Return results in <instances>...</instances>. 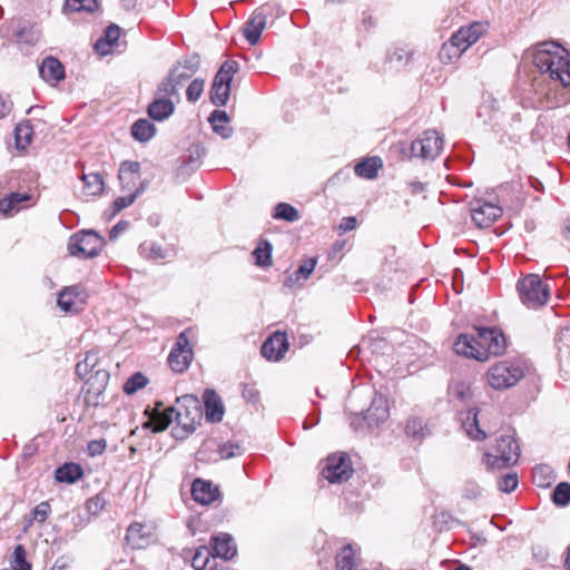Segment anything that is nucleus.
<instances>
[{"label": "nucleus", "mask_w": 570, "mask_h": 570, "mask_svg": "<svg viewBox=\"0 0 570 570\" xmlns=\"http://www.w3.org/2000/svg\"><path fill=\"white\" fill-rule=\"evenodd\" d=\"M174 413H176L177 424L185 432L190 433L196 430L200 412L197 399L190 395L178 399L176 407H163L159 402L153 411L149 407L145 409V429H150L153 432L166 430L173 422Z\"/></svg>", "instance_id": "f257e3e1"}, {"label": "nucleus", "mask_w": 570, "mask_h": 570, "mask_svg": "<svg viewBox=\"0 0 570 570\" xmlns=\"http://www.w3.org/2000/svg\"><path fill=\"white\" fill-rule=\"evenodd\" d=\"M474 334H461L455 343L454 350L476 361H487L491 355L498 356L505 350V337L493 328H474Z\"/></svg>", "instance_id": "f03ea898"}, {"label": "nucleus", "mask_w": 570, "mask_h": 570, "mask_svg": "<svg viewBox=\"0 0 570 570\" xmlns=\"http://www.w3.org/2000/svg\"><path fill=\"white\" fill-rule=\"evenodd\" d=\"M532 57L542 73H549L552 80L563 87L570 86V57L563 47L554 41L539 42L533 48Z\"/></svg>", "instance_id": "7ed1b4c3"}, {"label": "nucleus", "mask_w": 570, "mask_h": 570, "mask_svg": "<svg viewBox=\"0 0 570 570\" xmlns=\"http://www.w3.org/2000/svg\"><path fill=\"white\" fill-rule=\"evenodd\" d=\"M99 365L100 361L96 351L87 352L85 358L76 365V373L81 379L90 374L82 387L85 402L90 406H97L100 403L109 381L108 371Z\"/></svg>", "instance_id": "20e7f679"}, {"label": "nucleus", "mask_w": 570, "mask_h": 570, "mask_svg": "<svg viewBox=\"0 0 570 570\" xmlns=\"http://www.w3.org/2000/svg\"><path fill=\"white\" fill-rule=\"evenodd\" d=\"M488 31V23L473 22L460 28L440 50V58L444 62L459 59L461 55L474 45Z\"/></svg>", "instance_id": "39448f33"}, {"label": "nucleus", "mask_w": 570, "mask_h": 570, "mask_svg": "<svg viewBox=\"0 0 570 570\" xmlns=\"http://www.w3.org/2000/svg\"><path fill=\"white\" fill-rule=\"evenodd\" d=\"M199 66L200 58L198 55L187 56L174 63L158 85L163 87V91H170L171 95H176L177 101H179V90L198 71Z\"/></svg>", "instance_id": "423d86ee"}, {"label": "nucleus", "mask_w": 570, "mask_h": 570, "mask_svg": "<svg viewBox=\"0 0 570 570\" xmlns=\"http://www.w3.org/2000/svg\"><path fill=\"white\" fill-rule=\"evenodd\" d=\"M520 446L512 435H502L495 444L484 453V463L489 470H501L518 462Z\"/></svg>", "instance_id": "0eeeda50"}, {"label": "nucleus", "mask_w": 570, "mask_h": 570, "mask_svg": "<svg viewBox=\"0 0 570 570\" xmlns=\"http://www.w3.org/2000/svg\"><path fill=\"white\" fill-rule=\"evenodd\" d=\"M524 376L523 367L512 361H501L492 365L487 380L494 390H505L514 386Z\"/></svg>", "instance_id": "6e6552de"}, {"label": "nucleus", "mask_w": 570, "mask_h": 570, "mask_svg": "<svg viewBox=\"0 0 570 570\" xmlns=\"http://www.w3.org/2000/svg\"><path fill=\"white\" fill-rule=\"evenodd\" d=\"M238 62L235 60H226L217 71L209 95L210 101L217 106H225L230 96V82L238 71Z\"/></svg>", "instance_id": "1a4fd4ad"}, {"label": "nucleus", "mask_w": 570, "mask_h": 570, "mask_svg": "<svg viewBox=\"0 0 570 570\" xmlns=\"http://www.w3.org/2000/svg\"><path fill=\"white\" fill-rule=\"evenodd\" d=\"M520 298L524 305L537 308L544 305L549 298V287L539 275L530 274L518 285Z\"/></svg>", "instance_id": "9d476101"}, {"label": "nucleus", "mask_w": 570, "mask_h": 570, "mask_svg": "<svg viewBox=\"0 0 570 570\" xmlns=\"http://www.w3.org/2000/svg\"><path fill=\"white\" fill-rule=\"evenodd\" d=\"M163 87L157 85L153 99L147 106L148 117L158 122L169 119L176 110L177 96L171 95L170 91H163Z\"/></svg>", "instance_id": "9b49d317"}, {"label": "nucleus", "mask_w": 570, "mask_h": 570, "mask_svg": "<svg viewBox=\"0 0 570 570\" xmlns=\"http://www.w3.org/2000/svg\"><path fill=\"white\" fill-rule=\"evenodd\" d=\"M279 10L277 4L264 3L255 9L244 27V37L250 45L258 43L261 35L266 27L267 17Z\"/></svg>", "instance_id": "f8f14e48"}, {"label": "nucleus", "mask_w": 570, "mask_h": 570, "mask_svg": "<svg viewBox=\"0 0 570 570\" xmlns=\"http://www.w3.org/2000/svg\"><path fill=\"white\" fill-rule=\"evenodd\" d=\"M102 240L95 232H82L71 238L69 253L78 257H95L98 255Z\"/></svg>", "instance_id": "ddd939ff"}, {"label": "nucleus", "mask_w": 570, "mask_h": 570, "mask_svg": "<svg viewBox=\"0 0 570 570\" xmlns=\"http://www.w3.org/2000/svg\"><path fill=\"white\" fill-rule=\"evenodd\" d=\"M443 147V139L435 130H426L422 137L411 145V154L423 159H434L440 155Z\"/></svg>", "instance_id": "4468645a"}, {"label": "nucleus", "mask_w": 570, "mask_h": 570, "mask_svg": "<svg viewBox=\"0 0 570 570\" xmlns=\"http://www.w3.org/2000/svg\"><path fill=\"white\" fill-rule=\"evenodd\" d=\"M193 360V350L187 336V332L178 335L175 346L168 355V364L173 371L183 373L188 368Z\"/></svg>", "instance_id": "2eb2a0df"}, {"label": "nucleus", "mask_w": 570, "mask_h": 570, "mask_svg": "<svg viewBox=\"0 0 570 570\" xmlns=\"http://www.w3.org/2000/svg\"><path fill=\"white\" fill-rule=\"evenodd\" d=\"M322 474L331 483L348 480L352 474V468L348 458L343 454L330 455L326 460L325 466L322 470Z\"/></svg>", "instance_id": "dca6fc26"}, {"label": "nucleus", "mask_w": 570, "mask_h": 570, "mask_svg": "<svg viewBox=\"0 0 570 570\" xmlns=\"http://www.w3.org/2000/svg\"><path fill=\"white\" fill-rule=\"evenodd\" d=\"M470 206L472 220L479 228L490 227L502 215V209L492 203L474 200Z\"/></svg>", "instance_id": "f3484780"}, {"label": "nucleus", "mask_w": 570, "mask_h": 570, "mask_svg": "<svg viewBox=\"0 0 570 570\" xmlns=\"http://www.w3.org/2000/svg\"><path fill=\"white\" fill-rule=\"evenodd\" d=\"M118 179L122 190L139 193L142 187L140 163L134 160L122 161L118 169Z\"/></svg>", "instance_id": "a211bd4d"}, {"label": "nucleus", "mask_w": 570, "mask_h": 570, "mask_svg": "<svg viewBox=\"0 0 570 570\" xmlns=\"http://www.w3.org/2000/svg\"><path fill=\"white\" fill-rule=\"evenodd\" d=\"M288 350V341L284 333L276 332L262 346V355L268 361H279Z\"/></svg>", "instance_id": "6ab92c4d"}, {"label": "nucleus", "mask_w": 570, "mask_h": 570, "mask_svg": "<svg viewBox=\"0 0 570 570\" xmlns=\"http://www.w3.org/2000/svg\"><path fill=\"white\" fill-rule=\"evenodd\" d=\"M83 303L85 297L78 286L65 288L58 297V306L65 312L77 313Z\"/></svg>", "instance_id": "aec40b11"}, {"label": "nucleus", "mask_w": 570, "mask_h": 570, "mask_svg": "<svg viewBox=\"0 0 570 570\" xmlns=\"http://www.w3.org/2000/svg\"><path fill=\"white\" fill-rule=\"evenodd\" d=\"M39 75L46 82L55 85L65 78V68L57 58L49 56L39 66Z\"/></svg>", "instance_id": "412c9836"}, {"label": "nucleus", "mask_w": 570, "mask_h": 570, "mask_svg": "<svg viewBox=\"0 0 570 570\" xmlns=\"http://www.w3.org/2000/svg\"><path fill=\"white\" fill-rule=\"evenodd\" d=\"M390 415L387 400L382 395H377L373 399L370 407L365 413V421L368 426H377L382 422L386 421Z\"/></svg>", "instance_id": "4be33fe9"}, {"label": "nucleus", "mask_w": 570, "mask_h": 570, "mask_svg": "<svg viewBox=\"0 0 570 570\" xmlns=\"http://www.w3.org/2000/svg\"><path fill=\"white\" fill-rule=\"evenodd\" d=\"M191 495L200 504H210L218 495V488L209 481L196 479L191 485Z\"/></svg>", "instance_id": "5701e85b"}, {"label": "nucleus", "mask_w": 570, "mask_h": 570, "mask_svg": "<svg viewBox=\"0 0 570 570\" xmlns=\"http://www.w3.org/2000/svg\"><path fill=\"white\" fill-rule=\"evenodd\" d=\"M212 548L215 557H219L224 560L232 559L236 552V544L234 539L228 533H220L212 539Z\"/></svg>", "instance_id": "b1692460"}, {"label": "nucleus", "mask_w": 570, "mask_h": 570, "mask_svg": "<svg viewBox=\"0 0 570 570\" xmlns=\"http://www.w3.org/2000/svg\"><path fill=\"white\" fill-rule=\"evenodd\" d=\"M120 37V28L116 24H110L106 28L104 36L95 43V51L100 56H106L112 52L117 46Z\"/></svg>", "instance_id": "393cba45"}, {"label": "nucleus", "mask_w": 570, "mask_h": 570, "mask_svg": "<svg viewBox=\"0 0 570 570\" xmlns=\"http://www.w3.org/2000/svg\"><path fill=\"white\" fill-rule=\"evenodd\" d=\"M203 397L207 420L210 422H220L224 416V405L219 395L213 390H206Z\"/></svg>", "instance_id": "a878e982"}, {"label": "nucleus", "mask_w": 570, "mask_h": 570, "mask_svg": "<svg viewBox=\"0 0 570 570\" xmlns=\"http://www.w3.org/2000/svg\"><path fill=\"white\" fill-rule=\"evenodd\" d=\"M478 415L479 412L475 409L470 410L462 426L470 439L474 441H482L487 438L488 432L480 426Z\"/></svg>", "instance_id": "bb28decb"}, {"label": "nucleus", "mask_w": 570, "mask_h": 570, "mask_svg": "<svg viewBox=\"0 0 570 570\" xmlns=\"http://www.w3.org/2000/svg\"><path fill=\"white\" fill-rule=\"evenodd\" d=\"M30 198V195L27 193H11L8 197L0 199V212L11 216L19 212Z\"/></svg>", "instance_id": "cd10ccee"}, {"label": "nucleus", "mask_w": 570, "mask_h": 570, "mask_svg": "<svg viewBox=\"0 0 570 570\" xmlns=\"http://www.w3.org/2000/svg\"><path fill=\"white\" fill-rule=\"evenodd\" d=\"M358 559L352 544L344 546L336 554V570H358Z\"/></svg>", "instance_id": "c85d7f7f"}, {"label": "nucleus", "mask_w": 570, "mask_h": 570, "mask_svg": "<svg viewBox=\"0 0 570 570\" xmlns=\"http://www.w3.org/2000/svg\"><path fill=\"white\" fill-rule=\"evenodd\" d=\"M381 167V159L377 157H371L356 164L354 171L361 178L373 179L376 177L377 171Z\"/></svg>", "instance_id": "c756f323"}, {"label": "nucleus", "mask_w": 570, "mask_h": 570, "mask_svg": "<svg viewBox=\"0 0 570 570\" xmlns=\"http://www.w3.org/2000/svg\"><path fill=\"white\" fill-rule=\"evenodd\" d=\"M316 259L315 258H309L307 261H305L299 267L298 269H296L293 274H291L286 279H285V283L284 285L285 286H288V287H292L296 284H299L304 281H306L309 275L313 273L315 266H316Z\"/></svg>", "instance_id": "7c9ffc66"}, {"label": "nucleus", "mask_w": 570, "mask_h": 570, "mask_svg": "<svg viewBox=\"0 0 570 570\" xmlns=\"http://www.w3.org/2000/svg\"><path fill=\"white\" fill-rule=\"evenodd\" d=\"M209 122L212 124L213 130L222 136L228 138L232 136V128L227 127L226 124L229 121V117L224 110H214L209 116Z\"/></svg>", "instance_id": "2f4dec72"}, {"label": "nucleus", "mask_w": 570, "mask_h": 570, "mask_svg": "<svg viewBox=\"0 0 570 570\" xmlns=\"http://www.w3.org/2000/svg\"><path fill=\"white\" fill-rule=\"evenodd\" d=\"M83 188L82 193L86 196L100 195L105 188V181L101 175L97 173H89L82 175Z\"/></svg>", "instance_id": "473e14b6"}, {"label": "nucleus", "mask_w": 570, "mask_h": 570, "mask_svg": "<svg viewBox=\"0 0 570 570\" xmlns=\"http://www.w3.org/2000/svg\"><path fill=\"white\" fill-rule=\"evenodd\" d=\"M82 476V469L76 463H66L56 470V479L59 482L75 483Z\"/></svg>", "instance_id": "72a5a7b5"}, {"label": "nucleus", "mask_w": 570, "mask_h": 570, "mask_svg": "<svg viewBox=\"0 0 570 570\" xmlns=\"http://www.w3.org/2000/svg\"><path fill=\"white\" fill-rule=\"evenodd\" d=\"M129 194L126 196H120L116 198L110 208L104 212V217L108 220L112 219L117 214H119L122 209L130 206L136 199L138 193L137 191H128Z\"/></svg>", "instance_id": "f704fd0d"}, {"label": "nucleus", "mask_w": 570, "mask_h": 570, "mask_svg": "<svg viewBox=\"0 0 570 570\" xmlns=\"http://www.w3.org/2000/svg\"><path fill=\"white\" fill-rule=\"evenodd\" d=\"M202 156L203 149L199 146L190 148L189 155L183 159L178 168L179 175H187L198 168Z\"/></svg>", "instance_id": "c9c22d12"}, {"label": "nucleus", "mask_w": 570, "mask_h": 570, "mask_svg": "<svg viewBox=\"0 0 570 570\" xmlns=\"http://www.w3.org/2000/svg\"><path fill=\"white\" fill-rule=\"evenodd\" d=\"M98 9L97 0H66L63 4V12H88L92 13Z\"/></svg>", "instance_id": "e433bc0d"}, {"label": "nucleus", "mask_w": 570, "mask_h": 570, "mask_svg": "<svg viewBox=\"0 0 570 570\" xmlns=\"http://www.w3.org/2000/svg\"><path fill=\"white\" fill-rule=\"evenodd\" d=\"M253 255L258 266L266 267L272 265V245L268 242H261Z\"/></svg>", "instance_id": "4c0bfd02"}, {"label": "nucleus", "mask_w": 570, "mask_h": 570, "mask_svg": "<svg viewBox=\"0 0 570 570\" xmlns=\"http://www.w3.org/2000/svg\"><path fill=\"white\" fill-rule=\"evenodd\" d=\"M126 542L132 549H140L142 542V524L139 522L131 523L127 529Z\"/></svg>", "instance_id": "58836bf2"}, {"label": "nucleus", "mask_w": 570, "mask_h": 570, "mask_svg": "<svg viewBox=\"0 0 570 570\" xmlns=\"http://www.w3.org/2000/svg\"><path fill=\"white\" fill-rule=\"evenodd\" d=\"M276 218L284 219L286 222H296L299 218L298 210L294 208L292 205L286 203H279L275 207Z\"/></svg>", "instance_id": "ea45409f"}, {"label": "nucleus", "mask_w": 570, "mask_h": 570, "mask_svg": "<svg viewBox=\"0 0 570 570\" xmlns=\"http://www.w3.org/2000/svg\"><path fill=\"white\" fill-rule=\"evenodd\" d=\"M32 136V128L29 124H20L16 127V145L18 148H26Z\"/></svg>", "instance_id": "a19ab883"}, {"label": "nucleus", "mask_w": 570, "mask_h": 570, "mask_svg": "<svg viewBox=\"0 0 570 570\" xmlns=\"http://www.w3.org/2000/svg\"><path fill=\"white\" fill-rule=\"evenodd\" d=\"M553 502L557 505L564 507L570 503V483H559L553 490Z\"/></svg>", "instance_id": "79ce46f5"}, {"label": "nucleus", "mask_w": 570, "mask_h": 570, "mask_svg": "<svg viewBox=\"0 0 570 570\" xmlns=\"http://www.w3.org/2000/svg\"><path fill=\"white\" fill-rule=\"evenodd\" d=\"M426 426L420 417H412L407 421L405 432L415 439H423L426 434Z\"/></svg>", "instance_id": "37998d69"}, {"label": "nucleus", "mask_w": 570, "mask_h": 570, "mask_svg": "<svg viewBox=\"0 0 570 570\" xmlns=\"http://www.w3.org/2000/svg\"><path fill=\"white\" fill-rule=\"evenodd\" d=\"M205 88V80L202 78H195L193 79L187 89H186V98L189 102H196Z\"/></svg>", "instance_id": "c03bdc74"}, {"label": "nucleus", "mask_w": 570, "mask_h": 570, "mask_svg": "<svg viewBox=\"0 0 570 570\" xmlns=\"http://www.w3.org/2000/svg\"><path fill=\"white\" fill-rule=\"evenodd\" d=\"M552 471L548 465H538L533 469L532 475L539 487L550 484Z\"/></svg>", "instance_id": "a18cd8bd"}, {"label": "nucleus", "mask_w": 570, "mask_h": 570, "mask_svg": "<svg viewBox=\"0 0 570 570\" xmlns=\"http://www.w3.org/2000/svg\"><path fill=\"white\" fill-rule=\"evenodd\" d=\"M30 564L26 560V550L24 548L19 544L14 548L13 551V561H12V569L13 570H30Z\"/></svg>", "instance_id": "49530a36"}, {"label": "nucleus", "mask_w": 570, "mask_h": 570, "mask_svg": "<svg viewBox=\"0 0 570 570\" xmlns=\"http://www.w3.org/2000/svg\"><path fill=\"white\" fill-rule=\"evenodd\" d=\"M498 487L502 492L509 493L518 487L517 473H508L502 475L498 481Z\"/></svg>", "instance_id": "de8ad7c7"}, {"label": "nucleus", "mask_w": 570, "mask_h": 570, "mask_svg": "<svg viewBox=\"0 0 570 570\" xmlns=\"http://www.w3.org/2000/svg\"><path fill=\"white\" fill-rule=\"evenodd\" d=\"M142 387V372L135 373L131 377L127 380L124 384V392L128 395L134 394L139 389Z\"/></svg>", "instance_id": "09e8293b"}, {"label": "nucleus", "mask_w": 570, "mask_h": 570, "mask_svg": "<svg viewBox=\"0 0 570 570\" xmlns=\"http://www.w3.org/2000/svg\"><path fill=\"white\" fill-rule=\"evenodd\" d=\"M51 512V507L49 504V502L47 501H43V502H40L32 511V518L35 521L39 522V523H43L49 514Z\"/></svg>", "instance_id": "8fccbe9b"}, {"label": "nucleus", "mask_w": 570, "mask_h": 570, "mask_svg": "<svg viewBox=\"0 0 570 570\" xmlns=\"http://www.w3.org/2000/svg\"><path fill=\"white\" fill-rule=\"evenodd\" d=\"M462 494L469 500L476 499L481 494V489L475 481L466 480L462 488Z\"/></svg>", "instance_id": "3c124183"}, {"label": "nucleus", "mask_w": 570, "mask_h": 570, "mask_svg": "<svg viewBox=\"0 0 570 570\" xmlns=\"http://www.w3.org/2000/svg\"><path fill=\"white\" fill-rule=\"evenodd\" d=\"M107 446V442L105 439L92 440L88 443L87 451L90 456H96L101 454Z\"/></svg>", "instance_id": "603ef678"}, {"label": "nucleus", "mask_w": 570, "mask_h": 570, "mask_svg": "<svg viewBox=\"0 0 570 570\" xmlns=\"http://www.w3.org/2000/svg\"><path fill=\"white\" fill-rule=\"evenodd\" d=\"M208 561L207 550L205 548H200L196 551L193 558V567L195 570H202Z\"/></svg>", "instance_id": "864d4df0"}, {"label": "nucleus", "mask_w": 570, "mask_h": 570, "mask_svg": "<svg viewBox=\"0 0 570 570\" xmlns=\"http://www.w3.org/2000/svg\"><path fill=\"white\" fill-rule=\"evenodd\" d=\"M239 450V446L238 445H235V444H224L223 446H220L219 449V454H220V458L222 459H230L233 458L235 454H236V451Z\"/></svg>", "instance_id": "5fc2aeb1"}, {"label": "nucleus", "mask_w": 570, "mask_h": 570, "mask_svg": "<svg viewBox=\"0 0 570 570\" xmlns=\"http://www.w3.org/2000/svg\"><path fill=\"white\" fill-rule=\"evenodd\" d=\"M11 109H12V102L8 98L0 95V119L8 116L10 114Z\"/></svg>", "instance_id": "6e6d98bb"}, {"label": "nucleus", "mask_w": 570, "mask_h": 570, "mask_svg": "<svg viewBox=\"0 0 570 570\" xmlns=\"http://www.w3.org/2000/svg\"><path fill=\"white\" fill-rule=\"evenodd\" d=\"M356 227L355 217H344L338 226L342 232H350Z\"/></svg>", "instance_id": "4d7b16f0"}, {"label": "nucleus", "mask_w": 570, "mask_h": 570, "mask_svg": "<svg viewBox=\"0 0 570 570\" xmlns=\"http://www.w3.org/2000/svg\"><path fill=\"white\" fill-rule=\"evenodd\" d=\"M131 135L136 140L142 141V118H139L134 122L131 127Z\"/></svg>", "instance_id": "13d9d810"}, {"label": "nucleus", "mask_w": 570, "mask_h": 570, "mask_svg": "<svg viewBox=\"0 0 570 570\" xmlns=\"http://www.w3.org/2000/svg\"><path fill=\"white\" fill-rule=\"evenodd\" d=\"M157 135V127L145 119V142Z\"/></svg>", "instance_id": "bf43d9fd"}, {"label": "nucleus", "mask_w": 570, "mask_h": 570, "mask_svg": "<svg viewBox=\"0 0 570 570\" xmlns=\"http://www.w3.org/2000/svg\"><path fill=\"white\" fill-rule=\"evenodd\" d=\"M455 396L460 400H464L470 396V389L465 386L464 384H459L455 386L454 390Z\"/></svg>", "instance_id": "052dcab7"}, {"label": "nucleus", "mask_w": 570, "mask_h": 570, "mask_svg": "<svg viewBox=\"0 0 570 570\" xmlns=\"http://www.w3.org/2000/svg\"><path fill=\"white\" fill-rule=\"evenodd\" d=\"M127 228V224L126 223H118L116 226H114L111 228V230L109 232V237L110 239H115L118 237L119 233H121L122 230H125Z\"/></svg>", "instance_id": "680f3d73"}, {"label": "nucleus", "mask_w": 570, "mask_h": 570, "mask_svg": "<svg viewBox=\"0 0 570 570\" xmlns=\"http://www.w3.org/2000/svg\"><path fill=\"white\" fill-rule=\"evenodd\" d=\"M165 256H166L165 252H164V249L161 247L153 246L150 248V257L151 258H155V259H157V258H165Z\"/></svg>", "instance_id": "e2e57ef3"}, {"label": "nucleus", "mask_w": 570, "mask_h": 570, "mask_svg": "<svg viewBox=\"0 0 570 570\" xmlns=\"http://www.w3.org/2000/svg\"><path fill=\"white\" fill-rule=\"evenodd\" d=\"M563 235L566 238L570 239V218H568L564 223Z\"/></svg>", "instance_id": "0e129e2a"}, {"label": "nucleus", "mask_w": 570, "mask_h": 570, "mask_svg": "<svg viewBox=\"0 0 570 570\" xmlns=\"http://www.w3.org/2000/svg\"><path fill=\"white\" fill-rule=\"evenodd\" d=\"M100 499L97 497V498H94V499H90L88 501V508L91 509V507L94 505V508H98L99 504H100Z\"/></svg>", "instance_id": "69168bd1"}, {"label": "nucleus", "mask_w": 570, "mask_h": 570, "mask_svg": "<svg viewBox=\"0 0 570 570\" xmlns=\"http://www.w3.org/2000/svg\"><path fill=\"white\" fill-rule=\"evenodd\" d=\"M158 223H159V218L157 216H150L149 217V224L150 225L156 226V225H158Z\"/></svg>", "instance_id": "338daca9"}, {"label": "nucleus", "mask_w": 570, "mask_h": 570, "mask_svg": "<svg viewBox=\"0 0 570 570\" xmlns=\"http://www.w3.org/2000/svg\"><path fill=\"white\" fill-rule=\"evenodd\" d=\"M566 564L570 569V546H569L568 554H567V558H566Z\"/></svg>", "instance_id": "774afa93"}]
</instances>
